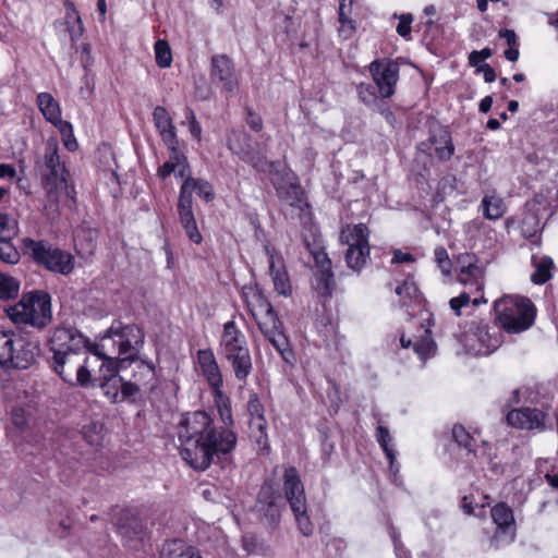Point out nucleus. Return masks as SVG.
<instances>
[{
	"label": "nucleus",
	"mask_w": 558,
	"mask_h": 558,
	"mask_svg": "<svg viewBox=\"0 0 558 558\" xmlns=\"http://www.w3.org/2000/svg\"><path fill=\"white\" fill-rule=\"evenodd\" d=\"M283 493L284 495L271 481L266 480L257 493L255 504L251 509L252 514L267 533L272 534L280 526L282 512L288 502L300 532L304 536H311L314 532V524L307 513L304 485L294 466L284 470Z\"/></svg>",
	"instance_id": "obj_1"
},
{
	"label": "nucleus",
	"mask_w": 558,
	"mask_h": 558,
	"mask_svg": "<svg viewBox=\"0 0 558 558\" xmlns=\"http://www.w3.org/2000/svg\"><path fill=\"white\" fill-rule=\"evenodd\" d=\"M179 439L202 453H231L236 445V434L230 428L217 427L213 415L202 410L182 415Z\"/></svg>",
	"instance_id": "obj_2"
},
{
	"label": "nucleus",
	"mask_w": 558,
	"mask_h": 558,
	"mask_svg": "<svg viewBox=\"0 0 558 558\" xmlns=\"http://www.w3.org/2000/svg\"><path fill=\"white\" fill-rule=\"evenodd\" d=\"M14 324L44 330L52 320L51 295L46 290L23 292L20 301L5 310Z\"/></svg>",
	"instance_id": "obj_3"
},
{
	"label": "nucleus",
	"mask_w": 558,
	"mask_h": 558,
	"mask_svg": "<svg viewBox=\"0 0 558 558\" xmlns=\"http://www.w3.org/2000/svg\"><path fill=\"white\" fill-rule=\"evenodd\" d=\"M21 248L34 264L53 274L69 276L75 268L74 256L44 240L24 238Z\"/></svg>",
	"instance_id": "obj_4"
},
{
	"label": "nucleus",
	"mask_w": 558,
	"mask_h": 558,
	"mask_svg": "<svg viewBox=\"0 0 558 558\" xmlns=\"http://www.w3.org/2000/svg\"><path fill=\"white\" fill-rule=\"evenodd\" d=\"M494 312L499 326L508 333L527 330L536 317V307L527 298H501L495 301Z\"/></svg>",
	"instance_id": "obj_5"
},
{
	"label": "nucleus",
	"mask_w": 558,
	"mask_h": 558,
	"mask_svg": "<svg viewBox=\"0 0 558 558\" xmlns=\"http://www.w3.org/2000/svg\"><path fill=\"white\" fill-rule=\"evenodd\" d=\"M454 151L449 126L437 125L429 129L427 140L416 145L415 160L425 171H428L436 162L449 161Z\"/></svg>",
	"instance_id": "obj_6"
},
{
	"label": "nucleus",
	"mask_w": 558,
	"mask_h": 558,
	"mask_svg": "<svg viewBox=\"0 0 558 558\" xmlns=\"http://www.w3.org/2000/svg\"><path fill=\"white\" fill-rule=\"evenodd\" d=\"M258 305L265 310L262 320L257 322L260 332L279 352L283 361L292 364L295 360L293 350L289 345V340L283 331L282 322L271 303L264 295H258Z\"/></svg>",
	"instance_id": "obj_7"
},
{
	"label": "nucleus",
	"mask_w": 558,
	"mask_h": 558,
	"mask_svg": "<svg viewBox=\"0 0 558 558\" xmlns=\"http://www.w3.org/2000/svg\"><path fill=\"white\" fill-rule=\"evenodd\" d=\"M260 159L263 161L262 167L254 169L259 173L271 174V183L278 196L289 201L291 206L300 207V203L303 201V193L299 184L289 182L287 167L279 160L269 161L264 153Z\"/></svg>",
	"instance_id": "obj_8"
},
{
	"label": "nucleus",
	"mask_w": 558,
	"mask_h": 558,
	"mask_svg": "<svg viewBox=\"0 0 558 558\" xmlns=\"http://www.w3.org/2000/svg\"><path fill=\"white\" fill-rule=\"evenodd\" d=\"M117 531L124 545L138 550L148 535L147 522L134 509H121L117 520Z\"/></svg>",
	"instance_id": "obj_9"
},
{
	"label": "nucleus",
	"mask_w": 558,
	"mask_h": 558,
	"mask_svg": "<svg viewBox=\"0 0 558 558\" xmlns=\"http://www.w3.org/2000/svg\"><path fill=\"white\" fill-rule=\"evenodd\" d=\"M368 71L380 97H392L399 81V63L389 58L375 59L369 63Z\"/></svg>",
	"instance_id": "obj_10"
},
{
	"label": "nucleus",
	"mask_w": 558,
	"mask_h": 558,
	"mask_svg": "<svg viewBox=\"0 0 558 558\" xmlns=\"http://www.w3.org/2000/svg\"><path fill=\"white\" fill-rule=\"evenodd\" d=\"M99 388L104 396L113 404L128 402L137 403L142 399L141 387L133 379L117 377L100 378Z\"/></svg>",
	"instance_id": "obj_11"
},
{
	"label": "nucleus",
	"mask_w": 558,
	"mask_h": 558,
	"mask_svg": "<svg viewBox=\"0 0 558 558\" xmlns=\"http://www.w3.org/2000/svg\"><path fill=\"white\" fill-rule=\"evenodd\" d=\"M228 149L253 168L262 167L259 144L244 130L232 131L227 140Z\"/></svg>",
	"instance_id": "obj_12"
},
{
	"label": "nucleus",
	"mask_w": 558,
	"mask_h": 558,
	"mask_svg": "<svg viewBox=\"0 0 558 558\" xmlns=\"http://www.w3.org/2000/svg\"><path fill=\"white\" fill-rule=\"evenodd\" d=\"M209 77L214 85L228 94H233L239 87L234 63L225 53L211 57Z\"/></svg>",
	"instance_id": "obj_13"
},
{
	"label": "nucleus",
	"mask_w": 558,
	"mask_h": 558,
	"mask_svg": "<svg viewBox=\"0 0 558 558\" xmlns=\"http://www.w3.org/2000/svg\"><path fill=\"white\" fill-rule=\"evenodd\" d=\"M84 344H89V339L73 326H58L53 328L49 338V350L54 352L66 351L82 352Z\"/></svg>",
	"instance_id": "obj_14"
},
{
	"label": "nucleus",
	"mask_w": 558,
	"mask_h": 558,
	"mask_svg": "<svg viewBox=\"0 0 558 558\" xmlns=\"http://www.w3.org/2000/svg\"><path fill=\"white\" fill-rule=\"evenodd\" d=\"M12 362H8L7 367L16 369L28 368L40 353L39 340L31 337L27 332L16 333L14 338Z\"/></svg>",
	"instance_id": "obj_15"
},
{
	"label": "nucleus",
	"mask_w": 558,
	"mask_h": 558,
	"mask_svg": "<svg viewBox=\"0 0 558 558\" xmlns=\"http://www.w3.org/2000/svg\"><path fill=\"white\" fill-rule=\"evenodd\" d=\"M98 238L99 229L84 219L74 230V245L77 255L92 256L97 248Z\"/></svg>",
	"instance_id": "obj_16"
},
{
	"label": "nucleus",
	"mask_w": 558,
	"mask_h": 558,
	"mask_svg": "<svg viewBox=\"0 0 558 558\" xmlns=\"http://www.w3.org/2000/svg\"><path fill=\"white\" fill-rule=\"evenodd\" d=\"M264 248L268 256L269 274L272 278L275 290L281 295H289L291 293V283L283 259L276 254L269 243L265 244Z\"/></svg>",
	"instance_id": "obj_17"
},
{
	"label": "nucleus",
	"mask_w": 558,
	"mask_h": 558,
	"mask_svg": "<svg viewBox=\"0 0 558 558\" xmlns=\"http://www.w3.org/2000/svg\"><path fill=\"white\" fill-rule=\"evenodd\" d=\"M546 414L535 408H521L508 412L507 423L521 429H534L545 426Z\"/></svg>",
	"instance_id": "obj_18"
},
{
	"label": "nucleus",
	"mask_w": 558,
	"mask_h": 558,
	"mask_svg": "<svg viewBox=\"0 0 558 558\" xmlns=\"http://www.w3.org/2000/svg\"><path fill=\"white\" fill-rule=\"evenodd\" d=\"M82 352H54L52 359L49 361L52 371L60 376L64 383H72V375L82 363Z\"/></svg>",
	"instance_id": "obj_19"
},
{
	"label": "nucleus",
	"mask_w": 558,
	"mask_h": 558,
	"mask_svg": "<svg viewBox=\"0 0 558 558\" xmlns=\"http://www.w3.org/2000/svg\"><path fill=\"white\" fill-rule=\"evenodd\" d=\"M500 329V326H489L483 320H472L469 331L476 337L477 341L485 348L486 353H492L502 343Z\"/></svg>",
	"instance_id": "obj_20"
},
{
	"label": "nucleus",
	"mask_w": 558,
	"mask_h": 558,
	"mask_svg": "<svg viewBox=\"0 0 558 558\" xmlns=\"http://www.w3.org/2000/svg\"><path fill=\"white\" fill-rule=\"evenodd\" d=\"M451 438L460 450H466L468 453H476L478 444L486 446L487 441L481 438L477 429L468 430L462 424H454L451 429Z\"/></svg>",
	"instance_id": "obj_21"
},
{
	"label": "nucleus",
	"mask_w": 558,
	"mask_h": 558,
	"mask_svg": "<svg viewBox=\"0 0 558 558\" xmlns=\"http://www.w3.org/2000/svg\"><path fill=\"white\" fill-rule=\"evenodd\" d=\"M400 343L404 349L412 348L422 361H426L430 355L435 354L436 351V342L434 341L432 331L428 328L425 329L424 335L415 341L402 335L400 337Z\"/></svg>",
	"instance_id": "obj_22"
},
{
	"label": "nucleus",
	"mask_w": 558,
	"mask_h": 558,
	"mask_svg": "<svg viewBox=\"0 0 558 558\" xmlns=\"http://www.w3.org/2000/svg\"><path fill=\"white\" fill-rule=\"evenodd\" d=\"M107 337L113 339H124L132 341L135 347H142L144 343V331L135 324L123 325L119 320H114L107 330Z\"/></svg>",
	"instance_id": "obj_23"
},
{
	"label": "nucleus",
	"mask_w": 558,
	"mask_h": 558,
	"mask_svg": "<svg viewBox=\"0 0 558 558\" xmlns=\"http://www.w3.org/2000/svg\"><path fill=\"white\" fill-rule=\"evenodd\" d=\"M493 522L497 530L504 534L510 533L512 538L515 535V521L513 510L506 502H498L490 509Z\"/></svg>",
	"instance_id": "obj_24"
},
{
	"label": "nucleus",
	"mask_w": 558,
	"mask_h": 558,
	"mask_svg": "<svg viewBox=\"0 0 558 558\" xmlns=\"http://www.w3.org/2000/svg\"><path fill=\"white\" fill-rule=\"evenodd\" d=\"M37 106L44 118L53 126L65 121L61 118V108L59 102L50 93H39L37 95Z\"/></svg>",
	"instance_id": "obj_25"
},
{
	"label": "nucleus",
	"mask_w": 558,
	"mask_h": 558,
	"mask_svg": "<svg viewBox=\"0 0 558 558\" xmlns=\"http://www.w3.org/2000/svg\"><path fill=\"white\" fill-rule=\"evenodd\" d=\"M135 360H137V351L131 352L130 355L123 357H106L100 366V378H111L112 375L123 377L121 373Z\"/></svg>",
	"instance_id": "obj_26"
},
{
	"label": "nucleus",
	"mask_w": 558,
	"mask_h": 558,
	"mask_svg": "<svg viewBox=\"0 0 558 558\" xmlns=\"http://www.w3.org/2000/svg\"><path fill=\"white\" fill-rule=\"evenodd\" d=\"M160 558H202V556L195 547L174 539L163 545Z\"/></svg>",
	"instance_id": "obj_27"
},
{
	"label": "nucleus",
	"mask_w": 558,
	"mask_h": 558,
	"mask_svg": "<svg viewBox=\"0 0 558 558\" xmlns=\"http://www.w3.org/2000/svg\"><path fill=\"white\" fill-rule=\"evenodd\" d=\"M539 215L525 210L520 221L521 234L524 239L531 240L534 244L541 243L538 233L542 231Z\"/></svg>",
	"instance_id": "obj_28"
},
{
	"label": "nucleus",
	"mask_w": 558,
	"mask_h": 558,
	"mask_svg": "<svg viewBox=\"0 0 558 558\" xmlns=\"http://www.w3.org/2000/svg\"><path fill=\"white\" fill-rule=\"evenodd\" d=\"M69 177V171L65 167L47 168L43 174V185L47 190L48 197L57 193L59 186L65 183Z\"/></svg>",
	"instance_id": "obj_29"
},
{
	"label": "nucleus",
	"mask_w": 558,
	"mask_h": 558,
	"mask_svg": "<svg viewBox=\"0 0 558 558\" xmlns=\"http://www.w3.org/2000/svg\"><path fill=\"white\" fill-rule=\"evenodd\" d=\"M87 357H84L82 363L78 365L74 375H72V383H66L70 386H78L82 388H95L99 387L100 375L93 377L87 365Z\"/></svg>",
	"instance_id": "obj_30"
},
{
	"label": "nucleus",
	"mask_w": 558,
	"mask_h": 558,
	"mask_svg": "<svg viewBox=\"0 0 558 558\" xmlns=\"http://www.w3.org/2000/svg\"><path fill=\"white\" fill-rule=\"evenodd\" d=\"M247 412L252 420V426H255L257 429L267 428L265 408L256 392L250 393L247 401Z\"/></svg>",
	"instance_id": "obj_31"
},
{
	"label": "nucleus",
	"mask_w": 558,
	"mask_h": 558,
	"mask_svg": "<svg viewBox=\"0 0 558 558\" xmlns=\"http://www.w3.org/2000/svg\"><path fill=\"white\" fill-rule=\"evenodd\" d=\"M132 379L136 381L140 387H144L151 393L157 388L156 367L150 365L136 366V369L133 371Z\"/></svg>",
	"instance_id": "obj_32"
},
{
	"label": "nucleus",
	"mask_w": 558,
	"mask_h": 558,
	"mask_svg": "<svg viewBox=\"0 0 558 558\" xmlns=\"http://www.w3.org/2000/svg\"><path fill=\"white\" fill-rule=\"evenodd\" d=\"M481 207L484 218L488 220H497L502 217L506 211L504 201L495 195H485L482 198Z\"/></svg>",
	"instance_id": "obj_33"
},
{
	"label": "nucleus",
	"mask_w": 558,
	"mask_h": 558,
	"mask_svg": "<svg viewBox=\"0 0 558 558\" xmlns=\"http://www.w3.org/2000/svg\"><path fill=\"white\" fill-rule=\"evenodd\" d=\"M313 287L319 296L324 299L331 298L335 287L332 269L316 271Z\"/></svg>",
	"instance_id": "obj_34"
},
{
	"label": "nucleus",
	"mask_w": 558,
	"mask_h": 558,
	"mask_svg": "<svg viewBox=\"0 0 558 558\" xmlns=\"http://www.w3.org/2000/svg\"><path fill=\"white\" fill-rule=\"evenodd\" d=\"M228 362L232 366L235 378L239 381H246L247 377L253 371V363L250 351L241 355L236 354Z\"/></svg>",
	"instance_id": "obj_35"
},
{
	"label": "nucleus",
	"mask_w": 558,
	"mask_h": 558,
	"mask_svg": "<svg viewBox=\"0 0 558 558\" xmlns=\"http://www.w3.org/2000/svg\"><path fill=\"white\" fill-rule=\"evenodd\" d=\"M64 8L66 23L70 24L71 20H73V22L77 25L76 28L74 26H69L66 28V31L70 33V39L74 44L83 35L84 32L82 19L74 3L71 0L64 1Z\"/></svg>",
	"instance_id": "obj_36"
},
{
	"label": "nucleus",
	"mask_w": 558,
	"mask_h": 558,
	"mask_svg": "<svg viewBox=\"0 0 558 558\" xmlns=\"http://www.w3.org/2000/svg\"><path fill=\"white\" fill-rule=\"evenodd\" d=\"M344 257L347 265L351 269L360 271L366 264L367 258L369 257V247H366V250H364L363 246L349 245Z\"/></svg>",
	"instance_id": "obj_37"
},
{
	"label": "nucleus",
	"mask_w": 558,
	"mask_h": 558,
	"mask_svg": "<svg viewBox=\"0 0 558 558\" xmlns=\"http://www.w3.org/2000/svg\"><path fill=\"white\" fill-rule=\"evenodd\" d=\"M554 268V262L549 256H543L537 263H535V271L531 275V281L534 284H544L549 281L553 277L551 269Z\"/></svg>",
	"instance_id": "obj_38"
},
{
	"label": "nucleus",
	"mask_w": 558,
	"mask_h": 558,
	"mask_svg": "<svg viewBox=\"0 0 558 558\" xmlns=\"http://www.w3.org/2000/svg\"><path fill=\"white\" fill-rule=\"evenodd\" d=\"M241 547L247 555H264L267 546L254 532H246L241 537Z\"/></svg>",
	"instance_id": "obj_39"
},
{
	"label": "nucleus",
	"mask_w": 558,
	"mask_h": 558,
	"mask_svg": "<svg viewBox=\"0 0 558 558\" xmlns=\"http://www.w3.org/2000/svg\"><path fill=\"white\" fill-rule=\"evenodd\" d=\"M15 336L14 331H5L0 328V365L2 366L7 367L8 362H12Z\"/></svg>",
	"instance_id": "obj_40"
},
{
	"label": "nucleus",
	"mask_w": 558,
	"mask_h": 558,
	"mask_svg": "<svg viewBox=\"0 0 558 558\" xmlns=\"http://www.w3.org/2000/svg\"><path fill=\"white\" fill-rule=\"evenodd\" d=\"M189 183L192 192H195L197 196L203 198L206 203H209L215 199V192L211 184L205 179H195L192 175H189L185 180Z\"/></svg>",
	"instance_id": "obj_41"
},
{
	"label": "nucleus",
	"mask_w": 558,
	"mask_h": 558,
	"mask_svg": "<svg viewBox=\"0 0 558 558\" xmlns=\"http://www.w3.org/2000/svg\"><path fill=\"white\" fill-rule=\"evenodd\" d=\"M483 269L478 263H473L469 267H464L458 272V280L463 284H474L476 289H482Z\"/></svg>",
	"instance_id": "obj_42"
},
{
	"label": "nucleus",
	"mask_w": 558,
	"mask_h": 558,
	"mask_svg": "<svg viewBox=\"0 0 558 558\" xmlns=\"http://www.w3.org/2000/svg\"><path fill=\"white\" fill-rule=\"evenodd\" d=\"M178 214L179 217L193 215V192L189 186V183L183 181L178 199Z\"/></svg>",
	"instance_id": "obj_43"
},
{
	"label": "nucleus",
	"mask_w": 558,
	"mask_h": 558,
	"mask_svg": "<svg viewBox=\"0 0 558 558\" xmlns=\"http://www.w3.org/2000/svg\"><path fill=\"white\" fill-rule=\"evenodd\" d=\"M20 281L12 277L0 272V300H12L19 295Z\"/></svg>",
	"instance_id": "obj_44"
},
{
	"label": "nucleus",
	"mask_w": 558,
	"mask_h": 558,
	"mask_svg": "<svg viewBox=\"0 0 558 558\" xmlns=\"http://www.w3.org/2000/svg\"><path fill=\"white\" fill-rule=\"evenodd\" d=\"M202 371L208 385L213 388V395L216 393V396L221 397L223 380L218 363L204 367Z\"/></svg>",
	"instance_id": "obj_45"
},
{
	"label": "nucleus",
	"mask_w": 558,
	"mask_h": 558,
	"mask_svg": "<svg viewBox=\"0 0 558 558\" xmlns=\"http://www.w3.org/2000/svg\"><path fill=\"white\" fill-rule=\"evenodd\" d=\"M155 59L156 64L161 69H166L171 65L172 53L167 40L158 39L155 43Z\"/></svg>",
	"instance_id": "obj_46"
},
{
	"label": "nucleus",
	"mask_w": 558,
	"mask_h": 558,
	"mask_svg": "<svg viewBox=\"0 0 558 558\" xmlns=\"http://www.w3.org/2000/svg\"><path fill=\"white\" fill-rule=\"evenodd\" d=\"M377 87L371 83H360L356 86V93L359 99L368 108H371L374 104L380 99L377 96Z\"/></svg>",
	"instance_id": "obj_47"
},
{
	"label": "nucleus",
	"mask_w": 558,
	"mask_h": 558,
	"mask_svg": "<svg viewBox=\"0 0 558 558\" xmlns=\"http://www.w3.org/2000/svg\"><path fill=\"white\" fill-rule=\"evenodd\" d=\"M214 401L218 408L219 415L226 425L225 427L229 428V426L233 425L230 398L221 391V397L214 393Z\"/></svg>",
	"instance_id": "obj_48"
},
{
	"label": "nucleus",
	"mask_w": 558,
	"mask_h": 558,
	"mask_svg": "<svg viewBox=\"0 0 558 558\" xmlns=\"http://www.w3.org/2000/svg\"><path fill=\"white\" fill-rule=\"evenodd\" d=\"M395 292L401 296V302L404 306L408 304V302L416 299L420 291L414 280L412 278H408L403 281L402 284L396 288Z\"/></svg>",
	"instance_id": "obj_49"
},
{
	"label": "nucleus",
	"mask_w": 558,
	"mask_h": 558,
	"mask_svg": "<svg viewBox=\"0 0 558 558\" xmlns=\"http://www.w3.org/2000/svg\"><path fill=\"white\" fill-rule=\"evenodd\" d=\"M61 134L62 143L69 151H76L78 143L74 136L73 126L69 121H64L56 126Z\"/></svg>",
	"instance_id": "obj_50"
},
{
	"label": "nucleus",
	"mask_w": 558,
	"mask_h": 558,
	"mask_svg": "<svg viewBox=\"0 0 558 558\" xmlns=\"http://www.w3.org/2000/svg\"><path fill=\"white\" fill-rule=\"evenodd\" d=\"M179 218L189 240L195 244H201L203 241V236L197 228L194 214L189 215L187 217L182 216Z\"/></svg>",
	"instance_id": "obj_51"
},
{
	"label": "nucleus",
	"mask_w": 558,
	"mask_h": 558,
	"mask_svg": "<svg viewBox=\"0 0 558 558\" xmlns=\"http://www.w3.org/2000/svg\"><path fill=\"white\" fill-rule=\"evenodd\" d=\"M11 239L4 238L0 245V260L7 264H17L20 262V253L16 247L10 242Z\"/></svg>",
	"instance_id": "obj_52"
},
{
	"label": "nucleus",
	"mask_w": 558,
	"mask_h": 558,
	"mask_svg": "<svg viewBox=\"0 0 558 558\" xmlns=\"http://www.w3.org/2000/svg\"><path fill=\"white\" fill-rule=\"evenodd\" d=\"M350 236L353 240V243L351 245L363 246L364 250H366V247H369V230L365 223L354 225L350 231Z\"/></svg>",
	"instance_id": "obj_53"
},
{
	"label": "nucleus",
	"mask_w": 558,
	"mask_h": 558,
	"mask_svg": "<svg viewBox=\"0 0 558 558\" xmlns=\"http://www.w3.org/2000/svg\"><path fill=\"white\" fill-rule=\"evenodd\" d=\"M541 472L545 473V478L547 483L553 488H558V468L556 465H549L548 458H541L537 463Z\"/></svg>",
	"instance_id": "obj_54"
},
{
	"label": "nucleus",
	"mask_w": 558,
	"mask_h": 558,
	"mask_svg": "<svg viewBox=\"0 0 558 558\" xmlns=\"http://www.w3.org/2000/svg\"><path fill=\"white\" fill-rule=\"evenodd\" d=\"M153 120L158 132H161L173 125L172 119L167 109L162 106H157L153 112Z\"/></svg>",
	"instance_id": "obj_55"
},
{
	"label": "nucleus",
	"mask_w": 558,
	"mask_h": 558,
	"mask_svg": "<svg viewBox=\"0 0 558 558\" xmlns=\"http://www.w3.org/2000/svg\"><path fill=\"white\" fill-rule=\"evenodd\" d=\"M222 347L223 355L228 361L233 359L236 354L241 355L250 351L248 348L246 347L245 339L244 342H240L236 339H232V341L223 342Z\"/></svg>",
	"instance_id": "obj_56"
},
{
	"label": "nucleus",
	"mask_w": 558,
	"mask_h": 558,
	"mask_svg": "<svg viewBox=\"0 0 558 558\" xmlns=\"http://www.w3.org/2000/svg\"><path fill=\"white\" fill-rule=\"evenodd\" d=\"M215 456H182L186 465L196 471H205L213 463Z\"/></svg>",
	"instance_id": "obj_57"
},
{
	"label": "nucleus",
	"mask_w": 558,
	"mask_h": 558,
	"mask_svg": "<svg viewBox=\"0 0 558 558\" xmlns=\"http://www.w3.org/2000/svg\"><path fill=\"white\" fill-rule=\"evenodd\" d=\"M352 13H345L344 16L341 15V12H338V21L340 23L339 35L344 39L350 38L356 31L355 21L351 19Z\"/></svg>",
	"instance_id": "obj_58"
},
{
	"label": "nucleus",
	"mask_w": 558,
	"mask_h": 558,
	"mask_svg": "<svg viewBox=\"0 0 558 558\" xmlns=\"http://www.w3.org/2000/svg\"><path fill=\"white\" fill-rule=\"evenodd\" d=\"M11 423L16 430L24 433L28 427V414L23 408L15 407L11 410Z\"/></svg>",
	"instance_id": "obj_59"
},
{
	"label": "nucleus",
	"mask_w": 558,
	"mask_h": 558,
	"mask_svg": "<svg viewBox=\"0 0 558 558\" xmlns=\"http://www.w3.org/2000/svg\"><path fill=\"white\" fill-rule=\"evenodd\" d=\"M550 205L548 197L543 193H536L534 197L524 204V209L539 215L541 210H546Z\"/></svg>",
	"instance_id": "obj_60"
},
{
	"label": "nucleus",
	"mask_w": 558,
	"mask_h": 558,
	"mask_svg": "<svg viewBox=\"0 0 558 558\" xmlns=\"http://www.w3.org/2000/svg\"><path fill=\"white\" fill-rule=\"evenodd\" d=\"M386 98H381L377 101V104H374L371 109L378 112L390 126H395L397 123V119L395 113L391 111L390 107L388 106L387 101H385Z\"/></svg>",
	"instance_id": "obj_61"
},
{
	"label": "nucleus",
	"mask_w": 558,
	"mask_h": 558,
	"mask_svg": "<svg viewBox=\"0 0 558 558\" xmlns=\"http://www.w3.org/2000/svg\"><path fill=\"white\" fill-rule=\"evenodd\" d=\"M435 262L442 274L449 275L451 271L452 263L448 256V252L444 246H437L434 251Z\"/></svg>",
	"instance_id": "obj_62"
},
{
	"label": "nucleus",
	"mask_w": 558,
	"mask_h": 558,
	"mask_svg": "<svg viewBox=\"0 0 558 558\" xmlns=\"http://www.w3.org/2000/svg\"><path fill=\"white\" fill-rule=\"evenodd\" d=\"M397 456H385L388 463V477L396 486L402 485V477L400 475V463L396 460Z\"/></svg>",
	"instance_id": "obj_63"
},
{
	"label": "nucleus",
	"mask_w": 558,
	"mask_h": 558,
	"mask_svg": "<svg viewBox=\"0 0 558 558\" xmlns=\"http://www.w3.org/2000/svg\"><path fill=\"white\" fill-rule=\"evenodd\" d=\"M45 168H60L65 167L60 161V156L58 153V146L48 144L45 150Z\"/></svg>",
	"instance_id": "obj_64"
}]
</instances>
